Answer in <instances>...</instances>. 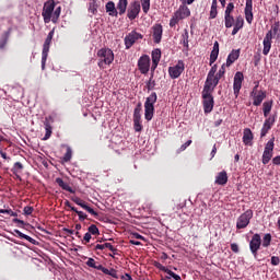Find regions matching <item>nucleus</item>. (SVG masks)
Masks as SVG:
<instances>
[{
    "label": "nucleus",
    "instance_id": "f257e3e1",
    "mask_svg": "<svg viewBox=\"0 0 280 280\" xmlns=\"http://www.w3.org/2000/svg\"><path fill=\"white\" fill-rule=\"evenodd\" d=\"M280 32V23L279 22H275L271 25V30L268 31L262 40V54L264 56H268L270 54V49H272V38H275V36H277V34H279Z\"/></svg>",
    "mask_w": 280,
    "mask_h": 280
},
{
    "label": "nucleus",
    "instance_id": "f03ea898",
    "mask_svg": "<svg viewBox=\"0 0 280 280\" xmlns=\"http://www.w3.org/2000/svg\"><path fill=\"white\" fill-rule=\"evenodd\" d=\"M98 67L100 69H106V66L113 65L115 60V54L110 48H101L97 51Z\"/></svg>",
    "mask_w": 280,
    "mask_h": 280
},
{
    "label": "nucleus",
    "instance_id": "7ed1b4c3",
    "mask_svg": "<svg viewBox=\"0 0 280 280\" xmlns=\"http://www.w3.org/2000/svg\"><path fill=\"white\" fill-rule=\"evenodd\" d=\"M188 16H191V11L189 10L188 5L182 4L177 11L173 14L171 21H170V27H176L180 21L184 19H187Z\"/></svg>",
    "mask_w": 280,
    "mask_h": 280
},
{
    "label": "nucleus",
    "instance_id": "20e7f679",
    "mask_svg": "<svg viewBox=\"0 0 280 280\" xmlns=\"http://www.w3.org/2000/svg\"><path fill=\"white\" fill-rule=\"evenodd\" d=\"M156 92H153L144 102V119L147 121H152V117H154V104H156Z\"/></svg>",
    "mask_w": 280,
    "mask_h": 280
},
{
    "label": "nucleus",
    "instance_id": "39448f33",
    "mask_svg": "<svg viewBox=\"0 0 280 280\" xmlns=\"http://www.w3.org/2000/svg\"><path fill=\"white\" fill-rule=\"evenodd\" d=\"M56 9V2L54 0H49L44 3L42 16L44 19V23H51L54 19V10Z\"/></svg>",
    "mask_w": 280,
    "mask_h": 280
},
{
    "label": "nucleus",
    "instance_id": "423d86ee",
    "mask_svg": "<svg viewBox=\"0 0 280 280\" xmlns=\"http://www.w3.org/2000/svg\"><path fill=\"white\" fill-rule=\"evenodd\" d=\"M54 39V30L50 31L45 39L43 51H42V69L45 71V65H47V56H49V47Z\"/></svg>",
    "mask_w": 280,
    "mask_h": 280
},
{
    "label": "nucleus",
    "instance_id": "0eeeda50",
    "mask_svg": "<svg viewBox=\"0 0 280 280\" xmlns=\"http://www.w3.org/2000/svg\"><path fill=\"white\" fill-rule=\"evenodd\" d=\"M140 12H141V2H139V0H133L132 2H130L127 9V19H129V21H135V19L139 16Z\"/></svg>",
    "mask_w": 280,
    "mask_h": 280
},
{
    "label": "nucleus",
    "instance_id": "6e6552de",
    "mask_svg": "<svg viewBox=\"0 0 280 280\" xmlns=\"http://www.w3.org/2000/svg\"><path fill=\"white\" fill-rule=\"evenodd\" d=\"M250 220H253V210H247L237 218L236 229H246L250 224Z\"/></svg>",
    "mask_w": 280,
    "mask_h": 280
},
{
    "label": "nucleus",
    "instance_id": "1a4fd4ad",
    "mask_svg": "<svg viewBox=\"0 0 280 280\" xmlns=\"http://www.w3.org/2000/svg\"><path fill=\"white\" fill-rule=\"evenodd\" d=\"M272 152H275V138L270 139L266 145L262 153V164L268 165L272 159Z\"/></svg>",
    "mask_w": 280,
    "mask_h": 280
},
{
    "label": "nucleus",
    "instance_id": "9d476101",
    "mask_svg": "<svg viewBox=\"0 0 280 280\" xmlns=\"http://www.w3.org/2000/svg\"><path fill=\"white\" fill-rule=\"evenodd\" d=\"M219 83H220V79L217 75L213 77L208 74L202 92L213 93V91H215V86H218Z\"/></svg>",
    "mask_w": 280,
    "mask_h": 280
},
{
    "label": "nucleus",
    "instance_id": "9b49d317",
    "mask_svg": "<svg viewBox=\"0 0 280 280\" xmlns=\"http://www.w3.org/2000/svg\"><path fill=\"white\" fill-rule=\"evenodd\" d=\"M201 95L203 100V110L206 114H209L213 110V92H202Z\"/></svg>",
    "mask_w": 280,
    "mask_h": 280
},
{
    "label": "nucleus",
    "instance_id": "f8f14e48",
    "mask_svg": "<svg viewBox=\"0 0 280 280\" xmlns=\"http://www.w3.org/2000/svg\"><path fill=\"white\" fill-rule=\"evenodd\" d=\"M183 71H185V62H183V60H178L176 66L168 68V75L172 78V80H176L180 78Z\"/></svg>",
    "mask_w": 280,
    "mask_h": 280
},
{
    "label": "nucleus",
    "instance_id": "ddd939ff",
    "mask_svg": "<svg viewBox=\"0 0 280 280\" xmlns=\"http://www.w3.org/2000/svg\"><path fill=\"white\" fill-rule=\"evenodd\" d=\"M143 38V35L141 33H138L137 31H131L128 35L125 37V46L126 49H130L135 43L138 40H141Z\"/></svg>",
    "mask_w": 280,
    "mask_h": 280
},
{
    "label": "nucleus",
    "instance_id": "4468645a",
    "mask_svg": "<svg viewBox=\"0 0 280 280\" xmlns=\"http://www.w3.org/2000/svg\"><path fill=\"white\" fill-rule=\"evenodd\" d=\"M259 248H261V235L254 234L249 242V250L254 255V257H257Z\"/></svg>",
    "mask_w": 280,
    "mask_h": 280
},
{
    "label": "nucleus",
    "instance_id": "2eb2a0df",
    "mask_svg": "<svg viewBox=\"0 0 280 280\" xmlns=\"http://www.w3.org/2000/svg\"><path fill=\"white\" fill-rule=\"evenodd\" d=\"M138 69L142 74H145L150 71V56L143 55L139 58Z\"/></svg>",
    "mask_w": 280,
    "mask_h": 280
},
{
    "label": "nucleus",
    "instance_id": "dca6fc26",
    "mask_svg": "<svg viewBox=\"0 0 280 280\" xmlns=\"http://www.w3.org/2000/svg\"><path fill=\"white\" fill-rule=\"evenodd\" d=\"M242 82H244V73L236 72L234 75L233 91L235 97H238L240 91L242 90Z\"/></svg>",
    "mask_w": 280,
    "mask_h": 280
},
{
    "label": "nucleus",
    "instance_id": "f3484780",
    "mask_svg": "<svg viewBox=\"0 0 280 280\" xmlns=\"http://www.w3.org/2000/svg\"><path fill=\"white\" fill-rule=\"evenodd\" d=\"M275 121H276V118L275 116H269L264 125H262V128H261V131H260V137L264 138L268 135V131H270L272 129V126H275Z\"/></svg>",
    "mask_w": 280,
    "mask_h": 280
},
{
    "label": "nucleus",
    "instance_id": "a211bd4d",
    "mask_svg": "<svg viewBox=\"0 0 280 280\" xmlns=\"http://www.w3.org/2000/svg\"><path fill=\"white\" fill-rule=\"evenodd\" d=\"M72 200L75 205H78L79 207L88 211V213L96 218L97 213L95 212V210H93V208L86 205L84 200L80 199V197H73Z\"/></svg>",
    "mask_w": 280,
    "mask_h": 280
},
{
    "label": "nucleus",
    "instance_id": "6ab92c4d",
    "mask_svg": "<svg viewBox=\"0 0 280 280\" xmlns=\"http://www.w3.org/2000/svg\"><path fill=\"white\" fill-rule=\"evenodd\" d=\"M72 200L75 205H78L79 207L88 211V213L96 218L97 213L95 212V210H93V208L86 205L84 200L80 199V197H73Z\"/></svg>",
    "mask_w": 280,
    "mask_h": 280
},
{
    "label": "nucleus",
    "instance_id": "aec40b11",
    "mask_svg": "<svg viewBox=\"0 0 280 280\" xmlns=\"http://www.w3.org/2000/svg\"><path fill=\"white\" fill-rule=\"evenodd\" d=\"M152 31H153L154 43L156 44L161 43V39L163 38V25L155 24L152 26Z\"/></svg>",
    "mask_w": 280,
    "mask_h": 280
},
{
    "label": "nucleus",
    "instance_id": "412c9836",
    "mask_svg": "<svg viewBox=\"0 0 280 280\" xmlns=\"http://www.w3.org/2000/svg\"><path fill=\"white\" fill-rule=\"evenodd\" d=\"M245 19L249 25L253 23V0H246Z\"/></svg>",
    "mask_w": 280,
    "mask_h": 280
},
{
    "label": "nucleus",
    "instance_id": "4be33fe9",
    "mask_svg": "<svg viewBox=\"0 0 280 280\" xmlns=\"http://www.w3.org/2000/svg\"><path fill=\"white\" fill-rule=\"evenodd\" d=\"M218 56H220V43L214 42L213 48L210 54V65H213V62L218 60Z\"/></svg>",
    "mask_w": 280,
    "mask_h": 280
},
{
    "label": "nucleus",
    "instance_id": "5701e85b",
    "mask_svg": "<svg viewBox=\"0 0 280 280\" xmlns=\"http://www.w3.org/2000/svg\"><path fill=\"white\" fill-rule=\"evenodd\" d=\"M215 185H226L229 183V175L226 174V171L220 172L214 180Z\"/></svg>",
    "mask_w": 280,
    "mask_h": 280
},
{
    "label": "nucleus",
    "instance_id": "b1692460",
    "mask_svg": "<svg viewBox=\"0 0 280 280\" xmlns=\"http://www.w3.org/2000/svg\"><path fill=\"white\" fill-rule=\"evenodd\" d=\"M105 10L109 16H117L119 14V10H117V7L115 8V2L113 1L106 3Z\"/></svg>",
    "mask_w": 280,
    "mask_h": 280
},
{
    "label": "nucleus",
    "instance_id": "393cba45",
    "mask_svg": "<svg viewBox=\"0 0 280 280\" xmlns=\"http://www.w3.org/2000/svg\"><path fill=\"white\" fill-rule=\"evenodd\" d=\"M237 58H240V49H233L226 59V67H231V65H233V62H235V60H237Z\"/></svg>",
    "mask_w": 280,
    "mask_h": 280
},
{
    "label": "nucleus",
    "instance_id": "a878e982",
    "mask_svg": "<svg viewBox=\"0 0 280 280\" xmlns=\"http://www.w3.org/2000/svg\"><path fill=\"white\" fill-rule=\"evenodd\" d=\"M253 141V131L250 130V128H245L243 131V143L245 145H250Z\"/></svg>",
    "mask_w": 280,
    "mask_h": 280
},
{
    "label": "nucleus",
    "instance_id": "bb28decb",
    "mask_svg": "<svg viewBox=\"0 0 280 280\" xmlns=\"http://www.w3.org/2000/svg\"><path fill=\"white\" fill-rule=\"evenodd\" d=\"M116 8L119 16H122V14H126V11L128 10V0H118Z\"/></svg>",
    "mask_w": 280,
    "mask_h": 280
},
{
    "label": "nucleus",
    "instance_id": "cd10ccee",
    "mask_svg": "<svg viewBox=\"0 0 280 280\" xmlns=\"http://www.w3.org/2000/svg\"><path fill=\"white\" fill-rule=\"evenodd\" d=\"M252 95H254V106H261V102H264V98L266 97V92L260 91L258 95H255V91L252 92Z\"/></svg>",
    "mask_w": 280,
    "mask_h": 280
},
{
    "label": "nucleus",
    "instance_id": "c85d7f7f",
    "mask_svg": "<svg viewBox=\"0 0 280 280\" xmlns=\"http://www.w3.org/2000/svg\"><path fill=\"white\" fill-rule=\"evenodd\" d=\"M56 183L65 191H69V194H75V190H73V188H71V186H69V184L65 183V180H62V178H60V177L56 178Z\"/></svg>",
    "mask_w": 280,
    "mask_h": 280
},
{
    "label": "nucleus",
    "instance_id": "c756f323",
    "mask_svg": "<svg viewBox=\"0 0 280 280\" xmlns=\"http://www.w3.org/2000/svg\"><path fill=\"white\" fill-rule=\"evenodd\" d=\"M104 248H108L112 253H114V255L117 253V248H115L110 243L97 244L95 246V250H104Z\"/></svg>",
    "mask_w": 280,
    "mask_h": 280
},
{
    "label": "nucleus",
    "instance_id": "7c9ffc66",
    "mask_svg": "<svg viewBox=\"0 0 280 280\" xmlns=\"http://www.w3.org/2000/svg\"><path fill=\"white\" fill-rule=\"evenodd\" d=\"M270 110H272V101H267L262 104L264 117H268L270 115Z\"/></svg>",
    "mask_w": 280,
    "mask_h": 280
},
{
    "label": "nucleus",
    "instance_id": "2f4dec72",
    "mask_svg": "<svg viewBox=\"0 0 280 280\" xmlns=\"http://www.w3.org/2000/svg\"><path fill=\"white\" fill-rule=\"evenodd\" d=\"M15 233L18 236L21 237V240H26V242H30V244H36V240H34L33 237H31L27 234H24L23 232L15 230Z\"/></svg>",
    "mask_w": 280,
    "mask_h": 280
},
{
    "label": "nucleus",
    "instance_id": "473e14b6",
    "mask_svg": "<svg viewBox=\"0 0 280 280\" xmlns=\"http://www.w3.org/2000/svg\"><path fill=\"white\" fill-rule=\"evenodd\" d=\"M44 126H45L46 133H45V137L43 138V140L47 141V139H49V137H51V125H49V120H47V118L44 122Z\"/></svg>",
    "mask_w": 280,
    "mask_h": 280
},
{
    "label": "nucleus",
    "instance_id": "72a5a7b5",
    "mask_svg": "<svg viewBox=\"0 0 280 280\" xmlns=\"http://www.w3.org/2000/svg\"><path fill=\"white\" fill-rule=\"evenodd\" d=\"M133 121H141V103L133 110Z\"/></svg>",
    "mask_w": 280,
    "mask_h": 280
},
{
    "label": "nucleus",
    "instance_id": "f704fd0d",
    "mask_svg": "<svg viewBox=\"0 0 280 280\" xmlns=\"http://www.w3.org/2000/svg\"><path fill=\"white\" fill-rule=\"evenodd\" d=\"M11 172L15 175L21 174L23 172V164L21 162H15Z\"/></svg>",
    "mask_w": 280,
    "mask_h": 280
},
{
    "label": "nucleus",
    "instance_id": "c9c22d12",
    "mask_svg": "<svg viewBox=\"0 0 280 280\" xmlns=\"http://www.w3.org/2000/svg\"><path fill=\"white\" fill-rule=\"evenodd\" d=\"M89 12L92 15L97 14V2H95V0H90V2H89Z\"/></svg>",
    "mask_w": 280,
    "mask_h": 280
},
{
    "label": "nucleus",
    "instance_id": "e433bc0d",
    "mask_svg": "<svg viewBox=\"0 0 280 280\" xmlns=\"http://www.w3.org/2000/svg\"><path fill=\"white\" fill-rule=\"evenodd\" d=\"M270 242H272V235L270 233L265 234L262 237L264 248H268V246H270Z\"/></svg>",
    "mask_w": 280,
    "mask_h": 280
},
{
    "label": "nucleus",
    "instance_id": "4c0bfd02",
    "mask_svg": "<svg viewBox=\"0 0 280 280\" xmlns=\"http://www.w3.org/2000/svg\"><path fill=\"white\" fill-rule=\"evenodd\" d=\"M152 62H161V49L156 48L152 51Z\"/></svg>",
    "mask_w": 280,
    "mask_h": 280
},
{
    "label": "nucleus",
    "instance_id": "58836bf2",
    "mask_svg": "<svg viewBox=\"0 0 280 280\" xmlns=\"http://www.w3.org/2000/svg\"><path fill=\"white\" fill-rule=\"evenodd\" d=\"M103 273L108 275L109 277H113V279H118L119 278V276L117 275V270H115L113 268L108 269V268L105 267V269H103Z\"/></svg>",
    "mask_w": 280,
    "mask_h": 280
},
{
    "label": "nucleus",
    "instance_id": "ea45409f",
    "mask_svg": "<svg viewBox=\"0 0 280 280\" xmlns=\"http://www.w3.org/2000/svg\"><path fill=\"white\" fill-rule=\"evenodd\" d=\"M62 12L61 7H57L56 10L52 11V22L58 23V19H60V13Z\"/></svg>",
    "mask_w": 280,
    "mask_h": 280
},
{
    "label": "nucleus",
    "instance_id": "a19ab883",
    "mask_svg": "<svg viewBox=\"0 0 280 280\" xmlns=\"http://www.w3.org/2000/svg\"><path fill=\"white\" fill-rule=\"evenodd\" d=\"M225 27L230 28L233 27V24L235 23V18H233V15H225Z\"/></svg>",
    "mask_w": 280,
    "mask_h": 280
},
{
    "label": "nucleus",
    "instance_id": "79ce46f5",
    "mask_svg": "<svg viewBox=\"0 0 280 280\" xmlns=\"http://www.w3.org/2000/svg\"><path fill=\"white\" fill-rule=\"evenodd\" d=\"M140 3L142 7V12L148 14V12H150V0H140Z\"/></svg>",
    "mask_w": 280,
    "mask_h": 280
},
{
    "label": "nucleus",
    "instance_id": "37998d69",
    "mask_svg": "<svg viewBox=\"0 0 280 280\" xmlns=\"http://www.w3.org/2000/svg\"><path fill=\"white\" fill-rule=\"evenodd\" d=\"M71 211H74V213L79 215L80 222H84V220H86V218H89V215H86V213L78 210L77 208H71Z\"/></svg>",
    "mask_w": 280,
    "mask_h": 280
},
{
    "label": "nucleus",
    "instance_id": "c03bdc74",
    "mask_svg": "<svg viewBox=\"0 0 280 280\" xmlns=\"http://www.w3.org/2000/svg\"><path fill=\"white\" fill-rule=\"evenodd\" d=\"M72 156H73V151L68 147L67 152L65 153L62 161L65 163H69V161H71Z\"/></svg>",
    "mask_w": 280,
    "mask_h": 280
},
{
    "label": "nucleus",
    "instance_id": "a18cd8bd",
    "mask_svg": "<svg viewBox=\"0 0 280 280\" xmlns=\"http://www.w3.org/2000/svg\"><path fill=\"white\" fill-rule=\"evenodd\" d=\"M88 233L91 235H100V229H97V225L92 224L89 226Z\"/></svg>",
    "mask_w": 280,
    "mask_h": 280
},
{
    "label": "nucleus",
    "instance_id": "49530a36",
    "mask_svg": "<svg viewBox=\"0 0 280 280\" xmlns=\"http://www.w3.org/2000/svg\"><path fill=\"white\" fill-rule=\"evenodd\" d=\"M166 275L168 276H166L165 279L180 280V276L176 275L174 271L170 269L166 271Z\"/></svg>",
    "mask_w": 280,
    "mask_h": 280
},
{
    "label": "nucleus",
    "instance_id": "de8ad7c7",
    "mask_svg": "<svg viewBox=\"0 0 280 280\" xmlns=\"http://www.w3.org/2000/svg\"><path fill=\"white\" fill-rule=\"evenodd\" d=\"M225 73H226V63H223L215 75L220 80Z\"/></svg>",
    "mask_w": 280,
    "mask_h": 280
},
{
    "label": "nucleus",
    "instance_id": "09e8293b",
    "mask_svg": "<svg viewBox=\"0 0 280 280\" xmlns=\"http://www.w3.org/2000/svg\"><path fill=\"white\" fill-rule=\"evenodd\" d=\"M234 27L242 30V27H244V18L237 16L234 23Z\"/></svg>",
    "mask_w": 280,
    "mask_h": 280
},
{
    "label": "nucleus",
    "instance_id": "8fccbe9b",
    "mask_svg": "<svg viewBox=\"0 0 280 280\" xmlns=\"http://www.w3.org/2000/svg\"><path fill=\"white\" fill-rule=\"evenodd\" d=\"M183 45L184 47H189V33L185 31V34H183Z\"/></svg>",
    "mask_w": 280,
    "mask_h": 280
},
{
    "label": "nucleus",
    "instance_id": "3c124183",
    "mask_svg": "<svg viewBox=\"0 0 280 280\" xmlns=\"http://www.w3.org/2000/svg\"><path fill=\"white\" fill-rule=\"evenodd\" d=\"M133 128L136 132H141V130H143V126H141V120H133Z\"/></svg>",
    "mask_w": 280,
    "mask_h": 280
},
{
    "label": "nucleus",
    "instance_id": "603ef678",
    "mask_svg": "<svg viewBox=\"0 0 280 280\" xmlns=\"http://www.w3.org/2000/svg\"><path fill=\"white\" fill-rule=\"evenodd\" d=\"M23 213H24V215H32V213H34V207H32V206L24 207Z\"/></svg>",
    "mask_w": 280,
    "mask_h": 280
},
{
    "label": "nucleus",
    "instance_id": "864d4df0",
    "mask_svg": "<svg viewBox=\"0 0 280 280\" xmlns=\"http://www.w3.org/2000/svg\"><path fill=\"white\" fill-rule=\"evenodd\" d=\"M233 10H235V4H233V2H230L225 9V15H231V12H233Z\"/></svg>",
    "mask_w": 280,
    "mask_h": 280
},
{
    "label": "nucleus",
    "instance_id": "5fc2aeb1",
    "mask_svg": "<svg viewBox=\"0 0 280 280\" xmlns=\"http://www.w3.org/2000/svg\"><path fill=\"white\" fill-rule=\"evenodd\" d=\"M154 86H156V83L154 82V80H152V77H151L150 80L147 83V89L149 91H152V89H154Z\"/></svg>",
    "mask_w": 280,
    "mask_h": 280
},
{
    "label": "nucleus",
    "instance_id": "6e6d98bb",
    "mask_svg": "<svg viewBox=\"0 0 280 280\" xmlns=\"http://www.w3.org/2000/svg\"><path fill=\"white\" fill-rule=\"evenodd\" d=\"M97 262L93 258H89L86 261V266H89V268H95Z\"/></svg>",
    "mask_w": 280,
    "mask_h": 280
},
{
    "label": "nucleus",
    "instance_id": "4d7b16f0",
    "mask_svg": "<svg viewBox=\"0 0 280 280\" xmlns=\"http://www.w3.org/2000/svg\"><path fill=\"white\" fill-rule=\"evenodd\" d=\"M218 72V65H213L210 69V71L208 72V75H212L215 77V73Z\"/></svg>",
    "mask_w": 280,
    "mask_h": 280
},
{
    "label": "nucleus",
    "instance_id": "13d9d810",
    "mask_svg": "<svg viewBox=\"0 0 280 280\" xmlns=\"http://www.w3.org/2000/svg\"><path fill=\"white\" fill-rule=\"evenodd\" d=\"M190 145H191V140L186 141L184 144H182V147L179 149L180 152L187 150V148H189Z\"/></svg>",
    "mask_w": 280,
    "mask_h": 280
},
{
    "label": "nucleus",
    "instance_id": "bf43d9fd",
    "mask_svg": "<svg viewBox=\"0 0 280 280\" xmlns=\"http://www.w3.org/2000/svg\"><path fill=\"white\" fill-rule=\"evenodd\" d=\"M7 215H11L12 218H19V213L12 211V209H5Z\"/></svg>",
    "mask_w": 280,
    "mask_h": 280
},
{
    "label": "nucleus",
    "instance_id": "052dcab7",
    "mask_svg": "<svg viewBox=\"0 0 280 280\" xmlns=\"http://www.w3.org/2000/svg\"><path fill=\"white\" fill-rule=\"evenodd\" d=\"M279 264H280L279 257L278 256H272L271 257V265L272 266H279Z\"/></svg>",
    "mask_w": 280,
    "mask_h": 280
},
{
    "label": "nucleus",
    "instance_id": "680f3d73",
    "mask_svg": "<svg viewBox=\"0 0 280 280\" xmlns=\"http://www.w3.org/2000/svg\"><path fill=\"white\" fill-rule=\"evenodd\" d=\"M231 250L233 253H240V246L237 244H235V243H232L231 244Z\"/></svg>",
    "mask_w": 280,
    "mask_h": 280
},
{
    "label": "nucleus",
    "instance_id": "e2e57ef3",
    "mask_svg": "<svg viewBox=\"0 0 280 280\" xmlns=\"http://www.w3.org/2000/svg\"><path fill=\"white\" fill-rule=\"evenodd\" d=\"M218 16V9H210V19H215Z\"/></svg>",
    "mask_w": 280,
    "mask_h": 280
},
{
    "label": "nucleus",
    "instance_id": "0e129e2a",
    "mask_svg": "<svg viewBox=\"0 0 280 280\" xmlns=\"http://www.w3.org/2000/svg\"><path fill=\"white\" fill-rule=\"evenodd\" d=\"M156 67H159V62L158 61H152V66H151L152 73H154V71H156Z\"/></svg>",
    "mask_w": 280,
    "mask_h": 280
},
{
    "label": "nucleus",
    "instance_id": "69168bd1",
    "mask_svg": "<svg viewBox=\"0 0 280 280\" xmlns=\"http://www.w3.org/2000/svg\"><path fill=\"white\" fill-rule=\"evenodd\" d=\"M83 240H84V242H86V244H89V242H91V234L89 232H86Z\"/></svg>",
    "mask_w": 280,
    "mask_h": 280
},
{
    "label": "nucleus",
    "instance_id": "338daca9",
    "mask_svg": "<svg viewBox=\"0 0 280 280\" xmlns=\"http://www.w3.org/2000/svg\"><path fill=\"white\" fill-rule=\"evenodd\" d=\"M273 165H280V155L272 159Z\"/></svg>",
    "mask_w": 280,
    "mask_h": 280
},
{
    "label": "nucleus",
    "instance_id": "774afa93",
    "mask_svg": "<svg viewBox=\"0 0 280 280\" xmlns=\"http://www.w3.org/2000/svg\"><path fill=\"white\" fill-rule=\"evenodd\" d=\"M133 235V237L136 238V240H145V237H143L141 234H139V233H133L132 234Z\"/></svg>",
    "mask_w": 280,
    "mask_h": 280
}]
</instances>
